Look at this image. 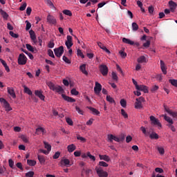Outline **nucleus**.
I'll return each mask as SVG.
<instances>
[{"instance_id": "48", "label": "nucleus", "mask_w": 177, "mask_h": 177, "mask_svg": "<svg viewBox=\"0 0 177 177\" xmlns=\"http://www.w3.org/2000/svg\"><path fill=\"white\" fill-rule=\"evenodd\" d=\"M158 86L154 85L151 87V92H152V93H154L155 92H157V91H158Z\"/></svg>"}, {"instance_id": "28", "label": "nucleus", "mask_w": 177, "mask_h": 177, "mask_svg": "<svg viewBox=\"0 0 177 177\" xmlns=\"http://www.w3.org/2000/svg\"><path fill=\"white\" fill-rule=\"evenodd\" d=\"M37 135H39V133H42V135H45L46 133V131L44 127H39L36 129Z\"/></svg>"}, {"instance_id": "40", "label": "nucleus", "mask_w": 177, "mask_h": 177, "mask_svg": "<svg viewBox=\"0 0 177 177\" xmlns=\"http://www.w3.org/2000/svg\"><path fill=\"white\" fill-rule=\"evenodd\" d=\"M77 140H80V142L82 143H85L86 142V138H85L80 135L77 136Z\"/></svg>"}, {"instance_id": "46", "label": "nucleus", "mask_w": 177, "mask_h": 177, "mask_svg": "<svg viewBox=\"0 0 177 177\" xmlns=\"http://www.w3.org/2000/svg\"><path fill=\"white\" fill-rule=\"evenodd\" d=\"M169 82H170L173 86H176L177 88V80L171 79L169 80Z\"/></svg>"}, {"instance_id": "30", "label": "nucleus", "mask_w": 177, "mask_h": 177, "mask_svg": "<svg viewBox=\"0 0 177 177\" xmlns=\"http://www.w3.org/2000/svg\"><path fill=\"white\" fill-rule=\"evenodd\" d=\"M160 68L163 74H167V68L165 67V63L162 60H160Z\"/></svg>"}, {"instance_id": "25", "label": "nucleus", "mask_w": 177, "mask_h": 177, "mask_svg": "<svg viewBox=\"0 0 177 177\" xmlns=\"http://www.w3.org/2000/svg\"><path fill=\"white\" fill-rule=\"evenodd\" d=\"M76 149L77 146H75V145L74 144H71L67 147V150L68 153H73V151H74Z\"/></svg>"}, {"instance_id": "7", "label": "nucleus", "mask_w": 177, "mask_h": 177, "mask_svg": "<svg viewBox=\"0 0 177 177\" xmlns=\"http://www.w3.org/2000/svg\"><path fill=\"white\" fill-rule=\"evenodd\" d=\"M73 164V162H70V160L66 158H63L59 162L60 167H71Z\"/></svg>"}, {"instance_id": "43", "label": "nucleus", "mask_w": 177, "mask_h": 177, "mask_svg": "<svg viewBox=\"0 0 177 177\" xmlns=\"http://www.w3.org/2000/svg\"><path fill=\"white\" fill-rule=\"evenodd\" d=\"M87 156L90 158V160H91V161H96V157L91 154V152H87Z\"/></svg>"}, {"instance_id": "57", "label": "nucleus", "mask_w": 177, "mask_h": 177, "mask_svg": "<svg viewBox=\"0 0 177 177\" xmlns=\"http://www.w3.org/2000/svg\"><path fill=\"white\" fill-rule=\"evenodd\" d=\"M151 42L150 41V40H147L146 43L143 44V46L144 48H150V45H151Z\"/></svg>"}, {"instance_id": "11", "label": "nucleus", "mask_w": 177, "mask_h": 177, "mask_svg": "<svg viewBox=\"0 0 177 177\" xmlns=\"http://www.w3.org/2000/svg\"><path fill=\"white\" fill-rule=\"evenodd\" d=\"M100 71L102 75H107V74H109V68L104 64L100 65Z\"/></svg>"}, {"instance_id": "36", "label": "nucleus", "mask_w": 177, "mask_h": 177, "mask_svg": "<svg viewBox=\"0 0 177 177\" xmlns=\"http://www.w3.org/2000/svg\"><path fill=\"white\" fill-rule=\"evenodd\" d=\"M44 145L45 149H46L48 151H50V150H52V146L49 145V143H48L46 141L44 142Z\"/></svg>"}, {"instance_id": "53", "label": "nucleus", "mask_w": 177, "mask_h": 177, "mask_svg": "<svg viewBox=\"0 0 177 177\" xmlns=\"http://www.w3.org/2000/svg\"><path fill=\"white\" fill-rule=\"evenodd\" d=\"M45 2L48 6H50V8H55V5H53V3H52V1L45 0Z\"/></svg>"}, {"instance_id": "33", "label": "nucleus", "mask_w": 177, "mask_h": 177, "mask_svg": "<svg viewBox=\"0 0 177 177\" xmlns=\"http://www.w3.org/2000/svg\"><path fill=\"white\" fill-rule=\"evenodd\" d=\"M156 149L160 156H164V154H165V149H164L163 147H157Z\"/></svg>"}, {"instance_id": "47", "label": "nucleus", "mask_w": 177, "mask_h": 177, "mask_svg": "<svg viewBox=\"0 0 177 177\" xmlns=\"http://www.w3.org/2000/svg\"><path fill=\"white\" fill-rule=\"evenodd\" d=\"M106 100L109 103H115V101H114V99L111 97L110 95H106Z\"/></svg>"}, {"instance_id": "12", "label": "nucleus", "mask_w": 177, "mask_h": 177, "mask_svg": "<svg viewBox=\"0 0 177 177\" xmlns=\"http://www.w3.org/2000/svg\"><path fill=\"white\" fill-rule=\"evenodd\" d=\"M165 112L167 113L171 117L177 120V112L172 111V110L169 109V108H167L165 106Z\"/></svg>"}, {"instance_id": "26", "label": "nucleus", "mask_w": 177, "mask_h": 177, "mask_svg": "<svg viewBox=\"0 0 177 177\" xmlns=\"http://www.w3.org/2000/svg\"><path fill=\"white\" fill-rule=\"evenodd\" d=\"M100 157V160H103L104 161H106V162H110V160H111L110 158V156H107V155H99Z\"/></svg>"}, {"instance_id": "52", "label": "nucleus", "mask_w": 177, "mask_h": 177, "mask_svg": "<svg viewBox=\"0 0 177 177\" xmlns=\"http://www.w3.org/2000/svg\"><path fill=\"white\" fill-rule=\"evenodd\" d=\"M99 165L100 167H109V164H107L106 162L104 161H100L99 162Z\"/></svg>"}, {"instance_id": "54", "label": "nucleus", "mask_w": 177, "mask_h": 177, "mask_svg": "<svg viewBox=\"0 0 177 177\" xmlns=\"http://www.w3.org/2000/svg\"><path fill=\"white\" fill-rule=\"evenodd\" d=\"M26 8H27V3H23L22 5L19 7V10H26Z\"/></svg>"}, {"instance_id": "8", "label": "nucleus", "mask_w": 177, "mask_h": 177, "mask_svg": "<svg viewBox=\"0 0 177 177\" xmlns=\"http://www.w3.org/2000/svg\"><path fill=\"white\" fill-rule=\"evenodd\" d=\"M54 53L57 57H62L63 53H64V47L63 46L54 49Z\"/></svg>"}, {"instance_id": "51", "label": "nucleus", "mask_w": 177, "mask_h": 177, "mask_svg": "<svg viewBox=\"0 0 177 177\" xmlns=\"http://www.w3.org/2000/svg\"><path fill=\"white\" fill-rule=\"evenodd\" d=\"M111 75L114 81H118V76L117 75V73L115 72H112Z\"/></svg>"}, {"instance_id": "38", "label": "nucleus", "mask_w": 177, "mask_h": 177, "mask_svg": "<svg viewBox=\"0 0 177 177\" xmlns=\"http://www.w3.org/2000/svg\"><path fill=\"white\" fill-rule=\"evenodd\" d=\"M21 139L24 142V143H30V141L28 140V137L26 135H21Z\"/></svg>"}, {"instance_id": "15", "label": "nucleus", "mask_w": 177, "mask_h": 177, "mask_svg": "<svg viewBox=\"0 0 177 177\" xmlns=\"http://www.w3.org/2000/svg\"><path fill=\"white\" fill-rule=\"evenodd\" d=\"M136 89L137 91H141L142 92H144V93H149V87L147 86L139 85Z\"/></svg>"}, {"instance_id": "22", "label": "nucleus", "mask_w": 177, "mask_h": 177, "mask_svg": "<svg viewBox=\"0 0 177 177\" xmlns=\"http://www.w3.org/2000/svg\"><path fill=\"white\" fill-rule=\"evenodd\" d=\"M37 158H38L39 162L41 164V165H45V162L46 161L45 156H41V155H38Z\"/></svg>"}, {"instance_id": "55", "label": "nucleus", "mask_w": 177, "mask_h": 177, "mask_svg": "<svg viewBox=\"0 0 177 177\" xmlns=\"http://www.w3.org/2000/svg\"><path fill=\"white\" fill-rule=\"evenodd\" d=\"M71 95H73L74 96H77V95L80 93L75 88H73L71 91Z\"/></svg>"}, {"instance_id": "27", "label": "nucleus", "mask_w": 177, "mask_h": 177, "mask_svg": "<svg viewBox=\"0 0 177 177\" xmlns=\"http://www.w3.org/2000/svg\"><path fill=\"white\" fill-rule=\"evenodd\" d=\"M162 117H164V120H165L169 124H174V120H172L171 117L167 116V114L162 115Z\"/></svg>"}, {"instance_id": "58", "label": "nucleus", "mask_w": 177, "mask_h": 177, "mask_svg": "<svg viewBox=\"0 0 177 177\" xmlns=\"http://www.w3.org/2000/svg\"><path fill=\"white\" fill-rule=\"evenodd\" d=\"M76 111H77L78 114H80L81 115H84V111H82L80 107L76 106L75 107Z\"/></svg>"}, {"instance_id": "23", "label": "nucleus", "mask_w": 177, "mask_h": 177, "mask_svg": "<svg viewBox=\"0 0 177 177\" xmlns=\"http://www.w3.org/2000/svg\"><path fill=\"white\" fill-rule=\"evenodd\" d=\"M137 62L140 64H142L143 63H147V60L146 59V57H145V55L139 57L137 59Z\"/></svg>"}, {"instance_id": "3", "label": "nucleus", "mask_w": 177, "mask_h": 177, "mask_svg": "<svg viewBox=\"0 0 177 177\" xmlns=\"http://www.w3.org/2000/svg\"><path fill=\"white\" fill-rule=\"evenodd\" d=\"M95 171L99 177H107L109 176V173L107 171L103 170V168L101 167H95Z\"/></svg>"}, {"instance_id": "41", "label": "nucleus", "mask_w": 177, "mask_h": 177, "mask_svg": "<svg viewBox=\"0 0 177 177\" xmlns=\"http://www.w3.org/2000/svg\"><path fill=\"white\" fill-rule=\"evenodd\" d=\"M26 48L28 49V50H29V52H35V48H34V47H32V46H31V44H27L26 45Z\"/></svg>"}, {"instance_id": "37", "label": "nucleus", "mask_w": 177, "mask_h": 177, "mask_svg": "<svg viewBox=\"0 0 177 177\" xmlns=\"http://www.w3.org/2000/svg\"><path fill=\"white\" fill-rule=\"evenodd\" d=\"M24 92L25 93H27L28 95H32V91H31V90L30 88H28V87H27L26 86H24Z\"/></svg>"}, {"instance_id": "42", "label": "nucleus", "mask_w": 177, "mask_h": 177, "mask_svg": "<svg viewBox=\"0 0 177 177\" xmlns=\"http://www.w3.org/2000/svg\"><path fill=\"white\" fill-rule=\"evenodd\" d=\"M132 30L133 31H138V30H139V26H138V24L135 22L132 23Z\"/></svg>"}, {"instance_id": "20", "label": "nucleus", "mask_w": 177, "mask_h": 177, "mask_svg": "<svg viewBox=\"0 0 177 177\" xmlns=\"http://www.w3.org/2000/svg\"><path fill=\"white\" fill-rule=\"evenodd\" d=\"M62 97H63V99H64L66 102H68L69 103H74V102H75V99L68 97L64 94H62Z\"/></svg>"}, {"instance_id": "62", "label": "nucleus", "mask_w": 177, "mask_h": 177, "mask_svg": "<svg viewBox=\"0 0 177 177\" xmlns=\"http://www.w3.org/2000/svg\"><path fill=\"white\" fill-rule=\"evenodd\" d=\"M48 55L50 56V57H53V59H55V54H53V51L52 50H48Z\"/></svg>"}, {"instance_id": "4", "label": "nucleus", "mask_w": 177, "mask_h": 177, "mask_svg": "<svg viewBox=\"0 0 177 177\" xmlns=\"http://www.w3.org/2000/svg\"><path fill=\"white\" fill-rule=\"evenodd\" d=\"M136 102L135 103L134 107L135 109H137L138 110H140V109H143V105L142 103H144L145 98L143 97H140L139 98H136Z\"/></svg>"}, {"instance_id": "5", "label": "nucleus", "mask_w": 177, "mask_h": 177, "mask_svg": "<svg viewBox=\"0 0 177 177\" xmlns=\"http://www.w3.org/2000/svg\"><path fill=\"white\" fill-rule=\"evenodd\" d=\"M27 64V57L24 54H19L18 57V64L19 66H24V64Z\"/></svg>"}, {"instance_id": "24", "label": "nucleus", "mask_w": 177, "mask_h": 177, "mask_svg": "<svg viewBox=\"0 0 177 177\" xmlns=\"http://www.w3.org/2000/svg\"><path fill=\"white\" fill-rule=\"evenodd\" d=\"M80 70L84 75H88V71H86V64H83L80 66Z\"/></svg>"}, {"instance_id": "50", "label": "nucleus", "mask_w": 177, "mask_h": 177, "mask_svg": "<svg viewBox=\"0 0 177 177\" xmlns=\"http://www.w3.org/2000/svg\"><path fill=\"white\" fill-rule=\"evenodd\" d=\"M108 138V142H111L113 140H114V135L113 134H109L107 136Z\"/></svg>"}, {"instance_id": "45", "label": "nucleus", "mask_w": 177, "mask_h": 177, "mask_svg": "<svg viewBox=\"0 0 177 177\" xmlns=\"http://www.w3.org/2000/svg\"><path fill=\"white\" fill-rule=\"evenodd\" d=\"M66 121L68 124H69L71 127H73L74 125V122H73V120L70 118H66Z\"/></svg>"}, {"instance_id": "32", "label": "nucleus", "mask_w": 177, "mask_h": 177, "mask_svg": "<svg viewBox=\"0 0 177 177\" xmlns=\"http://www.w3.org/2000/svg\"><path fill=\"white\" fill-rule=\"evenodd\" d=\"M27 164L30 167H35V165H37V161H35V160L28 159L27 160Z\"/></svg>"}, {"instance_id": "64", "label": "nucleus", "mask_w": 177, "mask_h": 177, "mask_svg": "<svg viewBox=\"0 0 177 177\" xmlns=\"http://www.w3.org/2000/svg\"><path fill=\"white\" fill-rule=\"evenodd\" d=\"M26 177H34V171H28L26 174Z\"/></svg>"}, {"instance_id": "35", "label": "nucleus", "mask_w": 177, "mask_h": 177, "mask_svg": "<svg viewBox=\"0 0 177 177\" xmlns=\"http://www.w3.org/2000/svg\"><path fill=\"white\" fill-rule=\"evenodd\" d=\"M0 14L3 17V19L8 20V17H9V15L7 14L6 12L3 11V10L0 9Z\"/></svg>"}, {"instance_id": "16", "label": "nucleus", "mask_w": 177, "mask_h": 177, "mask_svg": "<svg viewBox=\"0 0 177 177\" xmlns=\"http://www.w3.org/2000/svg\"><path fill=\"white\" fill-rule=\"evenodd\" d=\"M35 95L37 96L41 100H45V95L42 94V91H35Z\"/></svg>"}, {"instance_id": "34", "label": "nucleus", "mask_w": 177, "mask_h": 177, "mask_svg": "<svg viewBox=\"0 0 177 177\" xmlns=\"http://www.w3.org/2000/svg\"><path fill=\"white\" fill-rule=\"evenodd\" d=\"M150 139H158L159 136L158 134H157V133L153 131L151 133H149V135Z\"/></svg>"}, {"instance_id": "19", "label": "nucleus", "mask_w": 177, "mask_h": 177, "mask_svg": "<svg viewBox=\"0 0 177 177\" xmlns=\"http://www.w3.org/2000/svg\"><path fill=\"white\" fill-rule=\"evenodd\" d=\"M29 34L30 35V39H32L34 44H37V36H35V32L34 30H30Z\"/></svg>"}, {"instance_id": "63", "label": "nucleus", "mask_w": 177, "mask_h": 177, "mask_svg": "<svg viewBox=\"0 0 177 177\" xmlns=\"http://www.w3.org/2000/svg\"><path fill=\"white\" fill-rule=\"evenodd\" d=\"M10 35L12 37V38H19V35L13 32V31H10Z\"/></svg>"}, {"instance_id": "10", "label": "nucleus", "mask_w": 177, "mask_h": 177, "mask_svg": "<svg viewBox=\"0 0 177 177\" xmlns=\"http://www.w3.org/2000/svg\"><path fill=\"white\" fill-rule=\"evenodd\" d=\"M65 45H66L67 49L71 48V46H73V37H71V35H68L66 37V41L65 42Z\"/></svg>"}, {"instance_id": "6", "label": "nucleus", "mask_w": 177, "mask_h": 177, "mask_svg": "<svg viewBox=\"0 0 177 177\" xmlns=\"http://www.w3.org/2000/svg\"><path fill=\"white\" fill-rule=\"evenodd\" d=\"M0 102L1 104H3L6 111H12V107L10 106V104L6 100H5L3 97H0Z\"/></svg>"}, {"instance_id": "59", "label": "nucleus", "mask_w": 177, "mask_h": 177, "mask_svg": "<svg viewBox=\"0 0 177 177\" xmlns=\"http://www.w3.org/2000/svg\"><path fill=\"white\" fill-rule=\"evenodd\" d=\"M25 22L26 23V31H28V30H30V28H31V23H30V21H28L27 20Z\"/></svg>"}, {"instance_id": "49", "label": "nucleus", "mask_w": 177, "mask_h": 177, "mask_svg": "<svg viewBox=\"0 0 177 177\" xmlns=\"http://www.w3.org/2000/svg\"><path fill=\"white\" fill-rule=\"evenodd\" d=\"M120 105L122 106V107H127V101L124 99L120 100Z\"/></svg>"}, {"instance_id": "14", "label": "nucleus", "mask_w": 177, "mask_h": 177, "mask_svg": "<svg viewBox=\"0 0 177 177\" xmlns=\"http://www.w3.org/2000/svg\"><path fill=\"white\" fill-rule=\"evenodd\" d=\"M7 92L12 99H16V93H15V89L12 87H8Z\"/></svg>"}, {"instance_id": "2", "label": "nucleus", "mask_w": 177, "mask_h": 177, "mask_svg": "<svg viewBox=\"0 0 177 177\" xmlns=\"http://www.w3.org/2000/svg\"><path fill=\"white\" fill-rule=\"evenodd\" d=\"M149 120L151 121V125H153L154 127H158L159 129L162 127V125L161 124V122H160V120L153 115H151L149 117Z\"/></svg>"}, {"instance_id": "44", "label": "nucleus", "mask_w": 177, "mask_h": 177, "mask_svg": "<svg viewBox=\"0 0 177 177\" xmlns=\"http://www.w3.org/2000/svg\"><path fill=\"white\" fill-rule=\"evenodd\" d=\"M77 55L82 57V59L85 58V55H84V53H82V51L80 49L77 50Z\"/></svg>"}, {"instance_id": "17", "label": "nucleus", "mask_w": 177, "mask_h": 177, "mask_svg": "<svg viewBox=\"0 0 177 177\" xmlns=\"http://www.w3.org/2000/svg\"><path fill=\"white\" fill-rule=\"evenodd\" d=\"M97 45H98L99 48H100V49H102V50L106 52V53H108V55H110V53H111L110 52V50L107 49V47H106V46H104V44H102V42H98Z\"/></svg>"}, {"instance_id": "56", "label": "nucleus", "mask_w": 177, "mask_h": 177, "mask_svg": "<svg viewBox=\"0 0 177 177\" xmlns=\"http://www.w3.org/2000/svg\"><path fill=\"white\" fill-rule=\"evenodd\" d=\"M60 157V152L57 151L55 153V154L53 156V158L54 160H57V158H59Z\"/></svg>"}, {"instance_id": "21", "label": "nucleus", "mask_w": 177, "mask_h": 177, "mask_svg": "<svg viewBox=\"0 0 177 177\" xmlns=\"http://www.w3.org/2000/svg\"><path fill=\"white\" fill-rule=\"evenodd\" d=\"M88 109L90 111L92 112V114H93V115H99L100 114V111L92 106H88Z\"/></svg>"}, {"instance_id": "31", "label": "nucleus", "mask_w": 177, "mask_h": 177, "mask_svg": "<svg viewBox=\"0 0 177 177\" xmlns=\"http://www.w3.org/2000/svg\"><path fill=\"white\" fill-rule=\"evenodd\" d=\"M140 131H142L145 136H149L150 135V131H149V130H147L145 127H141Z\"/></svg>"}, {"instance_id": "29", "label": "nucleus", "mask_w": 177, "mask_h": 177, "mask_svg": "<svg viewBox=\"0 0 177 177\" xmlns=\"http://www.w3.org/2000/svg\"><path fill=\"white\" fill-rule=\"evenodd\" d=\"M122 42H124V44H127L128 45H135V42L125 37H123Z\"/></svg>"}, {"instance_id": "18", "label": "nucleus", "mask_w": 177, "mask_h": 177, "mask_svg": "<svg viewBox=\"0 0 177 177\" xmlns=\"http://www.w3.org/2000/svg\"><path fill=\"white\" fill-rule=\"evenodd\" d=\"M169 5L170 7V11L172 12V13H174V12H175V10H176V6H177L176 3L172 1H169Z\"/></svg>"}, {"instance_id": "39", "label": "nucleus", "mask_w": 177, "mask_h": 177, "mask_svg": "<svg viewBox=\"0 0 177 177\" xmlns=\"http://www.w3.org/2000/svg\"><path fill=\"white\" fill-rule=\"evenodd\" d=\"M62 13L64 15H66V16H69V17L73 16V12H71V11L70 10H64L62 11Z\"/></svg>"}, {"instance_id": "61", "label": "nucleus", "mask_w": 177, "mask_h": 177, "mask_svg": "<svg viewBox=\"0 0 177 177\" xmlns=\"http://www.w3.org/2000/svg\"><path fill=\"white\" fill-rule=\"evenodd\" d=\"M62 59L64 62H65V63H67V64H70L71 63V61H70V59H68V57L64 55L63 56Z\"/></svg>"}, {"instance_id": "60", "label": "nucleus", "mask_w": 177, "mask_h": 177, "mask_svg": "<svg viewBox=\"0 0 177 177\" xmlns=\"http://www.w3.org/2000/svg\"><path fill=\"white\" fill-rule=\"evenodd\" d=\"M121 114L124 118H128V113L125 112V110L121 109Z\"/></svg>"}, {"instance_id": "13", "label": "nucleus", "mask_w": 177, "mask_h": 177, "mask_svg": "<svg viewBox=\"0 0 177 177\" xmlns=\"http://www.w3.org/2000/svg\"><path fill=\"white\" fill-rule=\"evenodd\" d=\"M94 92L96 95H99L100 92H102V84H100V83L95 82Z\"/></svg>"}, {"instance_id": "1", "label": "nucleus", "mask_w": 177, "mask_h": 177, "mask_svg": "<svg viewBox=\"0 0 177 177\" xmlns=\"http://www.w3.org/2000/svg\"><path fill=\"white\" fill-rule=\"evenodd\" d=\"M48 86L50 88V89H51V91H53L54 92H57V93H59V95L64 93V90L62 86H55L52 82H48Z\"/></svg>"}, {"instance_id": "9", "label": "nucleus", "mask_w": 177, "mask_h": 177, "mask_svg": "<svg viewBox=\"0 0 177 177\" xmlns=\"http://www.w3.org/2000/svg\"><path fill=\"white\" fill-rule=\"evenodd\" d=\"M47 23L48 24H53L54 26L56 25L57 23V21L56 20V18L50 13L48 14L47 17H46Z\"/></svg>"}]
</instances>
